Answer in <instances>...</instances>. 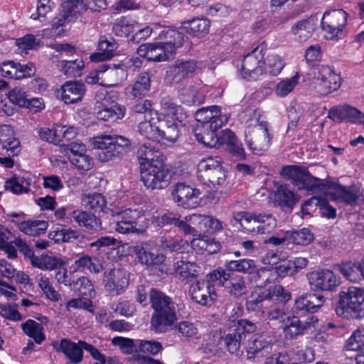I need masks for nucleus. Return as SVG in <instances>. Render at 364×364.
Returning a JSON list of instances; mask_svg holds the SVG:
<instances>
[{"instance_id":"6e6d98bb","label":"nucleus","mask_w":364,"mask_h":364,"mask_svg":"<svg viewBox=\"0 0 364 364\" xmlns=\"http://www.w3.org/2000/svg\"><path fill=\"white\" fill-rule=\"evenodd\" d=\"M361 262L355 263L351 261L342 262L337 266V270L341 272L347 279L350 281L355 280L358 272L361 273Z\"/></svg>"},{"instance_id":"72a5a7b5","label":"nucleus","mask_w":364,"mask_h":364,"mask_svg":"<svg viewBox=\"0 0 364 364\" xmlns=\"http://www.w3.org/2000/svg\"><path fill=\"white\" fill-rule=\"evenodd\" d=\"M299 199V195L285 184L279 186L274 192V200L282 208L292 209Z\"/></svg>"},{"instance_id":"4c0bfd02","label":"nucleus","mask_w":364,"mask_h":364,"mask_svg":"<svg viewBox=\"0 0 364 364\" xmlns=\"http://www.w3.org/2000/svg\"><path fill=\"white\" fill-rule=\"evenodd\" d=\"M256 261L252 259H239L227 260L225 262V270L228 272H239L245 274L252 273L256 269Z\"/></svg>"},{"instance_id":"6e6552de","label":"nucleus","mask_w":364,"mask_h":364,"mask_svg":"<svg viewBox=\"0 0 364 364\" xmlns=\"http://www.w3.org/2000/svg\"><path fill=\"white\" fill-rule=\"evenodd\" d=\"M348 14L343 9L326 11L323 15L321 26L325 37L330 40H338L344 36L343 29L346 26Z\"/></svg>"},{"instance_id":"37998d69","label":"nucleus","mask_w":364,"mask_h":364,"mask_svg":"<svg viewBox=\"0 0 364 364\" xmlns=\"http://www.w3.org/2000/svg\"><path fill=\"white\" fill-rule=\"evenodd\" d=\"M187 33L193 36L205 35L208 33L210 21L207 18H193L183 23Z\"/></svg>"},{"instance_id":"e2e57ef3","label":"nucleus","mask_w":364,"mask_h":364,"mask_svg":"<svg viewBox=\"0 0 364 364\" xmlns=\"http://www.w3.org/2000/svg\"><path fill=\"white\" fill-rule=\"evenodd\" d=\"M139 132L141 135L145 136L148 140H157L159 132L156 131L157 126L153 124L151 120L146 119L139 124Z\"/></svg>"},{"instance_id":"1a4fd4ad","label":"nucleus","mask_w":364,"mask_h":364,"mask_svg":"<svg viewBox=\"0 0 364 364\" xmlns=\"http://www.w3.org/2000/svg\"><path fill=\"white\" fill-rule=\"evenodd\" d=\"M141 180L147 189L161 190L168 186L171 176L162 164H149L141 170Z\"/></svg>"},{"instance_id":"338daca9","label":"nucleus","mask_w":364,"mask_h":364,"mask_svg":"<svg viewBox=\"0 0 364 364\" xmlns=\"http://www.w3.org/2000/svg\"><path fill=\"white\" fill-rule=\"evenodd\" d=\"M285 63L277 55H271L267 59V68L268 72L273 76L278 75L284 68Z\"/></svg>"},{"instance_id":"8fccbe9b","label":"nucleus","mask_w":364,"mask_h":364,"mask_svg":"<svg viewBox=\"0 0 364 364\" xmlns=\"http://www.w3.org/2000/svg\"><path fill=\"white\" fill-rule=\"evenodd\" d=\"M70 288L82 297H92L95 295L93 284L86 277H81L76 281L73 280Z\"/></svg>"},{"instance_id":"20e7f679","label":"nucleus","mask_w":364,"mask_h":364,"mask_svg":"<svg viewBox=\"0 0 364 364\" xmlns=\"http://www.w3.org/2000/svg\"><path fill=\"white\" fill-rule=\"evenodd\" d=\"M92 145L95 149L100 150L99 160L107 162L114 160L126 152L131 142L130 140L120 135H100L93 139Z\"/></svg>"},{"instance_id":"f8f14e48","label":"nucleus","mask_w":364,"mask_h":364,"mask_svg":"<svg viewBox=\"0 0 364 364\" xmlns=\"http://www.w3.org/2000/svg\"><path fill=\"white\" fill-rule=\"evenodd\" d=\"M306 277L311 289L314 291H333L341 283L340 277L327 269L311 272Z\"/></svg>"},{"instance_id":"aec40b11","label":"nucleus","mask_w":364,"mask_h":364,"mask_svg":"<svg viewBox=\"0 0 364 364\" xmlns=\"http://www.w3.org/2000/svg\"><path fill=\"white\" fill-rule=\"evenodd\" d=\"M326 299L316 294H306L295 300L294 312L298 316L317 312L323 305Z\"/></svg>"},{"instance_id":"5fc2aeb1","label":"nucleus","mask_w":364,"mask_h":364,"mask_svg":"<svg viewBox=\"0 0 364 364\" xmlns=\"http://www.w3.org/2000/svg\"><path fill=\"white\" fill-rule=\"evenodd\" d=\"M257 217L258 220L257 233H269L277 227V220L272 214H259L257 215Z\"/></svg>"},{"instance_id":"49530a36","label":"nucleus","mask_w":364,"mask_h":364,"mask_svg":"<svg viewBox=\"0 0 364 364\" xmlns=\"http://www.w3.org/2000/svg\"><path fill=\"white\" fill-rule=\"evenodd\" d=\"M57 67L66 76L75 77L81 75L84 63L81 59L63 60L58 63Z\"/></svg>"},{"instance_id":"0e129e2a","label":"nucleus","mask_w":364,"mask_h":364,"mask_svg":"<svg viewBox=\"0 0 364 364\" xmlns=\"http://www.w3.org/2000/svg\"><path fill=\"white\" fill-rule=\"evenodd\" d=\"M68 159L79 170L87 171L92 167V159L85 153L82 155H69Z\"/></svg>"},{"instance_id":"393cba45","label":"nucleus","mask_w":364,"mask_h":364,"mask_svg":"<svg viewBox=\"0 0 364 364\" xmlns=\"http://www.w3.org/2000/svg\"><path fill=\"white\" fill-rule=\"evenodd\" d=\"M196 68L195 60H176L166 71V78L171 83H178L193 73Z\"/></svg>"},{"instance_id":"69168bd1","label":"nucleus","mask_w":364,"mask_h":364,"mask_svg":"<svg viewBox=\"0 0 364 364\" xmlns=\"http://www.w3.org/2000/svg\"><path fill=\"white\" fill-rule=\"evenodd\" d=\"M8 98L14 105L24 107L28 105V95L21 87H14L8 93Z\"/></svg>"},{"instance_id":"09e8293b","label":"nucleus","mask_w":364,"mask_h":364,"mask_svg":"<svg viewBox=\"0 0 364 364\" xmlns=\"http://www.w3.org/2000/svg\"><path fill=\"white\" fill-rule=\"evenodd\" d=\"M65 264L61 258L56 256L42 255L34 259L33 266L42 270H53L60 268Z\"/></svg>"},{"instance_id":"3c124183","label":"nucleus","mask_w":364,"mask_h":364,"mask_svg":"<svg viewBox=\"0 0 364 364\" xmlns=\"http://www.w3.org/2000/svg\"><path fill=\"white\" fill-rule=\"evenodd\" d=\"M300 75L296 73L290 78L280 81L275 87V94L281 97L287 96L299 83Z\"/></svg>"},{"instance_id":"052dcab7","label":"nucleus","mask_w":364,"mask_h":364,"mask_svg":"<svg viewBox=\"0 0 364 364\" xmlns=\"http://www.w3.org/2000/svg\"><path fill=\"white\" fill-rule=\"evenodd\" d=\"M249 274L251 275L250 279L255 284L257 288H264L269 282V270L266 267L257 268L256 265L255 271Z\"/></svg>"},{"instance_id":"7ed1b4c3","label":"nucleus","mask_w":364,"mask_h":364,"mask_svg":"<svg viewBox=\"0 0 364 364\" xmlns=\"http://www.w3.org/2000/svg\"><path fill=\"white\" fill-rule=\"evenodd\" d=\"M364 289L357 287H350L339 293V301L336 308L338 316L348 319L360 318L363 310Z\"/></svg>"},{"instance_id":"c85d7f7f","label":"nucleus","mask_w":364,"mask_h":364,"mask_svg":"<svg viewBox=\"0 0 364 364\" xmlns=\"http://www.w3.org/2000/svg\"><path fill=\"white\" fill-rule=\"evenodd\" d=\"M151 74L149 72L140 73L134 82L125 88V94L130 99L141 98L150 89Z\"/></svg>"},{"instance_id":"4468645a","label":"nucleus","mask_w":364,"mask_h":364,"mask_svg":"<svg viewBox=\"0 0 364 364\" xmlns=\"http://www.w3.org/2000/svg\"><path fill=\"white\" fill-rule=\"evenodd\" d=\"M268 124L261 121L255 126L248 134H245V141L249 149L256 154H261L269 146L271 136L268 133Z\"/></svg>"},{"instance_id":"603ef678","label":"nucleus","mask_w":364,"mask_h":364,"mask_svg":"<svg viewBox=\"0 0 364 364\" xmlns=\"http://www.w3.org/2000/svg\"><path fill=\"white\" fill-rule=\"evenodd\" d=\"M82 203L85 207L95 210V211L102 210L106 206L105 197L97 193L84 196L82 198Z\"/></svg>"},{"instance_id":"c9c22d12","label":"nucleus","mask_w":364,"mask_h":364,"mask_svg":"<svg viewBox=\"0 0 364 364\" xmlns=\"http://www.w3.org/2000/svg\"><path fill=\"white\" fill-rule=\"evenodd\" d=\"M118 48V43L114 39L110 38L107 39L105 37L100 38L98 43L100 52L91 55L92 62H102L112 58L114 56V51Z\"/></svg>"},{"instance_id":"4d7b16f0","label":"nucleus","mask_w":364,"mask_h":364,"mask_svg":"<svg viewBox=\"0 0 364 364\" xmlns=\"http://www.w3.org/2000/svg\"><path fill=\"white\" fill-rule=\"evenodd\" d=\"M96 259L88 255H82L75 262L77 269L84 271L89 270L90 272L99 273L102 269L100 264H96Z\"/></svg>"},{"instance_id":"423d86ee","label":"nucleus","mask_w":364,"mask_h":364,"mask_svg":"<svg viewBox=\"0 0 364 364\" xmlns=\"http://www.w3.org/2000/svg\"><path fill=\"white\" fill-rule=\"evenodd\" d=\"M265 52L266 46L261 44L244 56L240 69V75L243 79L257 80L263 75Z\"/></svg>"},{"instance_id":"473e14b6","label":"nucleus","mask_w":364,"mask_h":364,"mask_svg":"<svg viewBox=\"0 0 364 364\" xmlns=\"http://www.w3.org/2000/svg\"><path fill=\"white\" fill-rule=\"evenodd\" d=\"M57 351L63 352L65 355L70 360L71 363L77 364L82 361L83 357V350L81 345L72 342L71 341L63 338L59 345L54 346Z\"/></svg>"},{"instance_id":"6ab92c4d","label":"nucleus","mask_w":364,"mask_h":364,"mask_svg":"<svg viewBox=\"0 0 364 364\" xmlns=\"http://www.w3.org/2000/svg\"><path fill=\"white\" fill-rule=\"evenodd\" d=\"M105 287L110 293L119 295L125 291L129 285L127 272L122 269H113L104 272Z\"/></svg>"},{"instance_id":"a18cd8bd","label":"nucleus","mask_w":364,"mask_h":364,"mask_svg":"<svg viewBox=\"0 0 364 364\" xmlns=\"http://www.w3.org/2000/svg\"><path fill=\"white\" fill-rule=\"evenodd\" d=\"M288 243L299 245H307L314 240V234L309 228H304L300 230L287 231Z\"/></svg>"},{"instance_id":"79ce46f5","label":"nucleus","mask_w":364,"mask_h":364,"mask_svg":"<svg viewBox=\"0 0 364 364\" xmlns=\"http://www.w3.org/2000/svg\"><path fill=\"white\" fill-rule=\"evenodd\" d=\"M23 331L30 338H32L38 344H41L46 338L43 326L32 319H28L21 323Z\"/></svg>"},{"instance_id":"9d476101","label":"nucleus","mask_w":364,"mask_h":364,"mask_svg":"<svg viewBox=\"0 0 364 364\" xmlns=\"http://www.w3.org/2000/svg\"><path fill=\"white\" fill-rule=\"evenodd\" d=\"M314 85L316 92L326 95L337 90L341 85L340 75L327 65H318L313 69Z\"/></svg>"},{"instance_id":"de8ad7c7","label":"nucleus","mask_w":364,"mask_h":364,"mask_svg":"<svg viewBox=\"0 0 364 364\" xmlns=\"http://www.w3.org/2000/svg\"><path fill=\"white\" fill-rule=\"evenodd\" d=\"M135 21L127 16L115 20L112 26L113 33L119 37H127L134 31Z\"/></svg>"},{"instance_id":"2f4dec72","label":"nucleus","mask_w":364,"mask_h":364,"mask_svg":"<svg viewBox=\"0 0 364 364\" xmlns=\"http://www.w3.org/2000/svg\"><path fill=\"white\" fill-rule=\"evenodd\" d=\"M157 140H149L141 144L137 150V157L141 161V164L146 166L149 164L159 162V159L162 156L156 143Z\"/></svg>"},{"instance_id":"f257e3e1","label":"nucleus","mask_w":364,"mask_h":364,"mask_svg":"<svg viewBox=\"0 0 364 364\" xmlns=\"http://www.w3.org/2000/svg\"><path fill=\"white\" fill-rule=\"evenodd\" d=\"M280 174L282 177L291 180L292 183L300 190H306L313 193L323 191L327 186L328 189L334 192L331 193V199L339 200L348 205L356 203L359 196L349 188L341 184L331 182L326 183L324 180L313 176L306 167L296 165L284 166Z\"/></svg>"},{"instance_id":"680f3d73","label":"nucleus","mask_w":364,"mask_h":364,"mask_svg":"<svg viewBox=\"0 0 364 364\" xmlns=\"http://www.w3.org/2000/svg\"><path fill=\"white\" fill-rule=\"evenodd\" d=\"M38 284L48 299L52 301H58L60 294L55 291L48 277H41L38 279Z\"/></svg>"},{"instance_id":"e433bc0d","label":"nucleus","mask_w":364,"mask_h":364,"mask_svg":"<svg viewBox=\"0 0 364 364\" xmlns=\"http://www.w3.org/2000/svg\"><path fill=\"white\" fill-rule=\"evenodd\" d=\"M155 223L161 228H168L171 226L177 227L182 230L186 234L191 232V227L187 224L186 221L180 220L172 213H164L154 218Z\"/></svg>"},{"instance_id":"39448f33","label":"nucleus","mask_w":364,"mask_h":364,"mask_svg":"<svg viewBox=\"0 0 364 364\" xmlns=\"http://www.w3.org/2000/svg\"><path fill=\"white\" fill-rule=\"evenodd\" d=\"M197 177L203 184L208 187H215L225 183L227 173L220 160L208 157L198 163Z\"/></svg>"},{"instance_id":"c756f323","label":"nucleus","mask_w":364,"mask_h":364,"mask_svg":"<svg viewBox=\"0 0 364 364\" xmlns=\"http://www.w3.org/2000/svg\"><path fill=\"white\" fill-rule=\"evenodd\" d=\"M85 85L78 81H67L61 87V99L65 104H73L82 100Z\"/></svg>"},{"instance_id":"a211bd4d","label":"nucleus","mask_w":364,"mask_h":364,"mask_svg":"<svg viewBox=\"0 0 364 364\" xmlns=\"http://www.w3.org/2000/svg\"><path fill=\"white\" fill-rule=\"evenodd\" d=\"M132 252L138 262L150 269H156L166 259V256L164 254L151 249L146 243L133 246Z\"/></svg>"},{"instance_id":"4be33fe9","label":"nucleus","mask_w":364,"mask_h":364,"mask_svg":"<svg viewBox=\"0 0 364 364\" xmlns=\"http://www.w3.org/2000/svg\"><path fill=\"white\" fill-rule=\"evenodd\" d=\"M126 112L124 106L114 101H109L106 97L95 107V114L98 119L114 122L124 117Z\"/></svg>"},{"instance_id":"a19ab883","label":"nucleus","mask_w":364,"mask_h":364,"mask_svg":"<svg viewBox=\"0 0 364 364\" xmlns=\"http://www.w3.org/2000/svg\"><path fill=\"white\" fill-rule=\"evenodd\" d=\"M174 268L182 282L186 283L196 279L198 274V267L193 262L180 260L174 264Z\"/></svg>"},{"instance_id":"f3484780","label":"nucleus","mask_w":364,"mask_h":364,"mask_svg":"<svg viewBox=\"0 0 364 364\" xmlns=\"http://www.w3.org/2000/svg\"><path fill=\"white\" fill-rule=\"evenodd\" d=\"M328 118L336 122L346 121L364 125V112L347 104L331 107L328 111Z\"/></svg>"},{"instance_id":"dca6fc26","label":"nucleus","mask_w":364,"mask_h":364,"mask_svg":"<svg viewBox=\"0 0 364 364\" xmlns=\"http://www.w3.org/2000/svg\"><path fill=\"white\" fill-rule=\"evenodd\" d=\"M171 194L174 201L184 208H195L198 205L200 191L184 183L175 184Z\"/></svg>"},{"instance_id":"58836bf2","label":"nucleus","mask_w":364,"mask_h":364,"mask_svg":"<svg viewBox=\"0 0 364 364\" xmlns=\"http://www.w3.org/2000/svg\"><path fill=\"white\" fill-rule=\"evenodd\" d=\"M315 28L316 24L313 19H303L292 26L291 32L299 41L304 42L311 36Z\"/></svg>"},{"instance_id":"5701e85b","label":"nucleus","mask_w":364,"mask_h":364,"mask_svg":"<svg viewBox=\"0 0 364 364\" xmlns=\"http://www.w3.org/2000/svg\"><path fill=\"white\" fill-rule=\"evenodd\" d=\"M160 43L173 58L176 50L181 47L184 42V34L172 28H165L158 36Z\"/></svg>"},{"instance_id":"f704fd0d","label":"nucleus","mask_w":364,"mask_h":364,"mask_svg":"<svg viewBox=\"0 0 364 364\" xmlns=\"http://www.w3.org/2000/svg\"><path fill=\"white\" fill-rule=\"evenodd\" d=\"M232 220L235 221L234 225H240L244 232L257 233L258 220L256 214L246 211H239L234 213Z\"/></svg>"},{"instance_id":"cd10ccee","label":"nucleus","mask_w":364,"mask_h":364,"mask_svg":"<svg viewBox=\"0 0 364 364\" xmlns=\"http://www.w3.org/2000/svg\"><path fill=\"white\" fill-rule=\"evenodd\" d=\"M181 127L175 119L166 118L160 121L156 129L159 132L158 141L175 142L179 136Z\"/></svg>"},{"instance_id":"13d9d810","label":"nucleus","mask_w":364,"mask_h":364,"mask_svg":"<svg viewBox=\"0 0 364 364\" xmlns=\"http://www.w3.org/2000/svg\"><path fill=\"white\" fill-rule=\"evenodd\" d=\"M171 58L172 57L166 52L160 42L150 43L148 60L161 62L167 60Z\"/></svg>"},{"instance_id":"864d4df0","label":"nucleus","mask_w":364,"mask_h":364,"mask_svg":"<svg viewBox=\"0 0 364 364\" xmlns=\"http://www.w3.org/2000/svg\"><path fill=\"white\" fill-rule=\"evenodd\" d=\"M185 219L190 221L192 224L198 223L199 224L203 223L205 225H208L209 229L211 231H216L222 229L221 222L219 220L213 218L210 216L193 214L186 217Z\"/></svg>"},{"instance_id":"ea45409f","label":"nucleus","mask_w":364,"mask_h":364,"mask_svg":"<svg viewBox=\"0 0 364 364\" xmlns=\"http://www.w3.org/2000/svg\"><path fill=\"white\" fill-rule=\"evenodd\" d=\"M272 343V339L266 335H255L249 341L247 356L248 360H254L261 350L268 348Z\"/></svg>"},{"instance_id":"f03ea898","label":"nucleus","mask_w":364,"mask_h":364,"mask_svg":"<svg viewBox=\"0 0 364 364\" xmlns=\"http://www.w3.org/2000/svg\"><path fill=\"white\" fill-rule=\"evenodd\" d=\"M149 296L154 310L151 328L156 333L165 332L177 319L176 304L171 297L154 288Z\"/></svg>"},{"instance_id":"bf43d9fd","label":"nucleus","mask_w":364,"mask_h":364,"mask_svg":"<svg viewBox=\"0 0 364 364\" xmlns=\"http://www.w3.org/2000/svg\"><path fill=\"white\" fill-rule=\"evenodd\" d=\"M364 336L359 329L355 331L346 341L344 348L348 351H360L364 346Z\"/></svg>"},{"instance_id":"2eb2a0df","label":"nucleus","mask_w":364,"mask_h":364,"mask_svg":"<svg viewBox=\"0 0 364 364\" xmlns=\"http://www.w3.org/2000/svg\"><path fill=\"white\" fill-rule=\"evenodd\" d=\"M212 282L207 277V280L196 281L192 284L189 289L191 299L203 306L212 305L217 299L215 288Z\"/></svg>"},{"instance_id":"ddd939ff","label":"nucleus","mask_w":364,"mask_h":364,"mask_svg":"<svg viewBox=\"0 0 364 364\" xmlns=\"http://www.w3.org/2000/svg\"><path fill=\"white\" fill-rule=\"evenodd\" d=\"M143 216V211L139 207L128 208L116 213L115 230L121 234L137 232L138 220Z\"/></svg>"},{"instance_id":"c03bdc74","label":"nucleus","mask_w":364,"mask_h":364,"mask_svg":"<svg viewBox=\"0 0 364 364\" xmlns=\"http://www.w3.org/2000/svg\"><path fill=\"white\" fill-rule=\"evenodd\" d=\"M178 97L183 103L188 105H199L204 100V95L200 94L194 85H189L181 89Z\"/></svg>"},{"instance_id":"bb28decb","label":"nucleus","mask_w":364,"mask_h":364,"mask_svg":"<svg viewBox=\"0 0 364 364\" xmlns=\"http://www.w3.org/2000/svg\"><path fill=\"white\" fill-rule=\"evenodd\" d=\"M317 316L311 315L305 321H300L297 317L292 318L284 328L285 338L294 339L303 335L304 331L318 323Z\"/></svg>"},{"instance_id":"0eeeda50","label":"nucleus","mask_w":364,"mask_h":364,"mask_svg":"<svg viewBox=\"0 0 364 364\" xmlns=\"http://www.w3.org/2000/svg\"><path fill=\"white\" fill-rule=\"evenodd\" d=\"M208 277L212 282H218L229 294L234 298H240L245 294L247 285L242 276L228 272L223 269H217L209 274Z\"/></svg>"},{"instance_id":"412c9836","label":"nucleus","mask_w":364,"mask_h":364,"mask_svg":"<svg viewBox=\"0 0 364 364\" xmlns=\"http://www.w3.org/2000/svg\"><path fill=\"white\" fill-rule=\"evenodd\" d=\"M272 303L271 287L269 288H257L246 301V309L248 311H261L265 314L269 306Z\"/></svg>"},{"instance_id":"b1692460","label":"nucleus","mask_w":364,"mask_h":364,"mask_svg":"<svg viewBox=\"0 0 364 364\" xmlns=\"http://www.w3.org/2000/svg\"><path fill=\"white\" fill-rule=\"evenodd\" d=\"M160 104L166 118L175 119L181 126L187 124L189 116L176 104L173 98L168 95L164 96L161 97Z\"/></svg>"},{"instance_id":"774afa93","label":"nucleus","mask_w":364,"mask_h":364,"mask_svg":"<svg viewBox=\"0 0 364 364\" xmlns=\"http://www.w3.org/2000/svg\"><path fill=\"white\" fill-rule=\"evenodd\" d=\"M107 72V75L114 79V82L112 85V86H117L122 82L126 80L127 74L126 70L121 67L119 65L109 64Z\"/></svg>"},{"instance_id":"7c9ffc66","label":"nucleus","mask_w":364,"mask_h":364,"mask_svg":"<svg viewBox=\"0 0 364 364\" xmlns=\"http://www.w3.org/2000/svg\"><path fill=\"white\" fill-rule=\"evenodd\" d=\"M72 218L79 226L89 231L96 232L102 229L101 220L92 213L75 209L72 212Z\"/></svg>"},{"instance_id":"9b49d317","label":"nucleus","mask_w":364,"mask_h":364,"mask_svg":"<svg viewBox=\"0 0 364 364\" xmlns=\"http://www.w3.org/2000/svg\"><path fill=\"white\" fill-rule=\"evenodd\" d=\"M256 328L257 326L255 323L246 319L239 320L235 328L222 339L227 350L231 354L237 355L240 352L241 343L245 339L246 334L255 332Z\"/></svg>"},{"instance_id":"a878e982","label":"nucleus","mask_w":364,"mask_h":364,"mask_svg":"<svg viewBox=\"0 0 364 364\" xmlns=\"http://www.w3.org/2000/svg\"><path fill=\"white\" fill-rule=\"evenodd\" d=\"M193 132L197 141L206 147L216 148L220 145V139L210 123L196 124Z\"/></svg>"}]
</instances>
